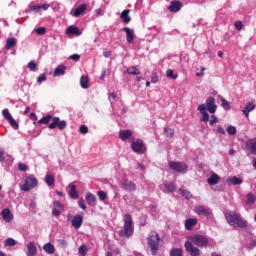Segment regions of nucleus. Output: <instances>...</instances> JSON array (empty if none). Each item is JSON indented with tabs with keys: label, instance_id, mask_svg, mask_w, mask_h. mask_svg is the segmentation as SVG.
<instances>
[{
	"label": "nucleus",
	"instance_id": "nucleus-1",
	"mask_svg": "<svg viewBox=\"0 0 256 256\" xmlns=\"http://www.w3.org/2000/svg\"><path fill=\"white\" fill-rule=\"evenodd\" d=\"M52 119V123H51ZM50 123V124H49ZM38 125H49V129H55L58 127L60 131H63L67 129V121L61 120L59 117H54L51 114H47L46 116H43L39 121Z\"/></svg>",
	"mask_w": 256,
	"mask_h": 256
},
{
	"label": "nucleus",
	"instance_id": "nucleus-2",
	"mask_svg": "<svg viewBox=\"0 0 256 256\" xmlns=\"http://www.w3.org/2000/svg\"><path fill=\"white\" fill-rule=\"evenodd\" d=\"M226 221L228 225H231V227H239L240 229H245L247 227V221L243 220V217L241 215L234 213V212H228L225 214Z\"/></svg>",
	"mask_w": 256,
	"mask_h": 256
},
{
	"label": "nucleus",
	"instance_id": "nucleus-3",
	"mask_svg": "<svg viewBox=\"0 0 256 256\" xmlns=\"http://www.w3.org/2000/svg\"><path fill=\"white\" fill-rule=\"evenodd\" d=\"M135 231V228L133 227V218L131 217V214H125L124 215V226L123 229L118 232L120 237H131Z\"/></svg>",
	"mask_w": 256,
	"mask_h": 256
},
{
	"label": "nucleus",
	"instance_id": "nucleus-4",
	"mask_svg": "<svg viewBox=\"0 0 256 256\" xmlns=\"http://www.w3.org/2000/svg\"><path fill=\"white\" fill-rule=\"evenodd\" d=\"M159 241H161L159 233L155 231L150 232L148 237V247H150L152 255H157V251H159Z\"/></svg>",
	"mask_w": 256,
	"mask_h": 256
},
{
	"label": "nucleus",
	"instance_id": "nucleus-5",
	"mask_svg": "<svg viewBox=\"0 0 256 256\" xmlns=\"http://www.w3.org/2000/svg\"><path fill=\"white\" fill-rule=\"evenodd\" d=\"M187 241H190L192 245H196V247H207L209 245V238L205 235L195 234L188 238Z\"/></svg>",
	"mask_w": 256,
	"mask_h": 256
},
{
	"label": "nucleus",
	"instance_id": "nucleus-6",
	"mask_svg": "<svg viewBox=\"0 0 256 256\" xmlns=\"http://www.w3.org/2000/svg\"><path fill=\"white\" fill-rule=\"evenodd\" d=\"M131 149L134 153H137L138 155H143L144 153H147V145H145V142H143V140L141 139L132 141Z\"/></svg>",
	"mask_w": 256,
	"mask_h": 256
},
{
	"label": "nucleus",
	"instance_id": "nucleus-7",
	"mask_svg": "<svg viewBox=\"0 0 256 256\" xmlns=\"http://www.w3.org/2000/svg\"><path fill=\"white\" fill-rule=\"evenodd\" d=\"M37 185H39V181L37 180V178H35V176H28L25 179V182L23 185H21L20 189L22 191H31V189H35V187H37Z\"/></svg>",
	"mask_w": 256,
	"mask_h": 256
},
{
	"label": "nucleus",
	"instance_id": "nucleus-8",
	"mask_svg": "<svg viewBox=\"0 0 256 256\" xmlns=\"http://www.w3.org/2000/svg\"><path fill=\"white\" fill-rule=\"evenodd\" d=\"M168 166L177 173H187L189 171V166L183 162L170 161Z\"/></svg>",
	"mask_w": 256,
	"mask_h": 256
},
{
	"label": "nucleus",
	"instance_id": "nucleus-9",
	"mask_svg": "<svg viewBox=\"0 0 256 256\" xmlns=\"http://www.w3.org/2000/svg\"><path fill=\"white\" fill-rule=\"evenodd\" d=\"M120 187L128 193H133V191H137V185L133 181H129L127 179L120 182Z\"/></svg>",
	"mask_w": 256,
	"mask_h": 256
},
{
	"label": "nucleus",
	"instance_id": "nucleus-10",
	"mask_svg": "<svg viewBox=\"0 0 256 256\" xmlns=\"http://www.w3.org/2000/svg\"><path fill=\"white\" fill-rule=\"evenodd\" d=\"M185 250L187 253H190V256H201V250L195 247L191 241H186L184 244Z\"/></svg>",
	"mask_w": 256,
	"mask_h": 256
},
{
	"label": "nucleus",
	"instance_id": "nucleus-11",
	"mask_svg": "<svg viewBox=\"0 0 256 256\" xmlns=\"http://www.w3.org/2000/svg\"><path fill=\"white\" fill-rule=\"evenodd\" d=\"M194 211L197 215H203V217H211V215H213V210H211V208L201 205L195 206Z\"/></svg>",
	"mask_w": 256,
	"mask_h": 256
},
{
	"label": "nucleus",
	"instance_id": "nucleus-12",
	"mask_svg": "<svg viewBox=\"0 0 256 256\" xmlns=\"http://www.w3.org/2000/svg\"><path fill=\"white\" fill-rule=\"evenodd\" d=\"M245 147L247 151L251 153V155H256V138L248 139L245 142Z\"/></svg>",
	"mask_w": 256,
	"mask_h": 256
},
{
	"label": "nucleus",
	"instance_id": "nucleus-13",
	"mask_svg": "<svg viewBox=\"0 0 256 256\" xmlns=\"http://www.w3.org/2000/svg\"><path fill=\"white\" fill-rule=\"evenodd\" d=\"M206 109L209 113H215L217 111V105H215V98L209 97L206 99Z\"/></svg>",
	"mask_w": 256,
	"mask_h": 256
},
{
	"label": "nucleus",
	"instance_id": "nucleus-14",
	"mask_svg": "<svg viewBox=\"0 0 256 256\" xmlns=\"http://www.w3.org/2000/svg\"><path fill=\"white\" fill-rule=\"evenodd\" d=\"M183 5L181 4L180 1H177V0H174V1H171L170 2V5L168 7V10L171 12V13H179V11H181V7Z\"/></svg>",
	"mask_w": 256,
	"mask_h": 256
},
{
	"label": "nucleus",
	"instance_id": "nucleus-15",
	"mask_svg": "<svg viewBox=\"0 0 256 256\" xmlns=\"http://www.w3.org/2000/svg\"><path fill=\"white\" fill-rule=\"evenodd\" d=\"M68 189V195L71 199H79V192L75 184H69Z\"/></svg>",
	"mask_w": 256,
	"mask_h": 256
},
{
	"label": "nucleus",
	"instance_id": "nucleus-16",
	"mask_svg": "<svg viewBox=\"0 0 256 256\" xmlns=\"http://www.w3.org/2000/svg\"><path fill=\"white\" fill-rule=\"evenodd\" d=\"M122 30L124 31V33H126L127 43H131L135 40V31H133V29L129 27H124Z\"/></svg>",
	"mask_w": 256,
	"mask_h": 256
},
{
	"label": "nucleus",
	"instance_id": "nucleus-17",
	"mask_svg": "<svg viewBox=\"0 0 256 256\" xmlns=\"http://www.w3.org/2000/svg\"><path fill=\"white\" fill-rule=\"evenodd\" d=\"M133 137V131L131 130H120L119 131V139L121 141H129Z\"/></svg>",
	"mask_w": 256,
	"mask_h": 256
},
{
	"label": "nucleus",
	"instance_id": "nucleus-18",
	"mask_svg": "<svg viewBox=\"0 0 256 256\" xmlns=\"http://www.w3.org/2000/svg\"><path fill=\"white\" fill-rule=\"evenodd\" d=\"M198 111L202 115L201 121L207 123V121H209V114L207 113V108H206L205 104H200L198 106Z\"/></svg>",
	"mask_w": 256,
	"mask_h": 256
},
{
	"label": "nucleus",
	"instance_id": "nucleus-19",
	"mask_svg": "<svg viewBox=\"0 0 256 256\" xmlns=\"http://www.w3.org/2000/svg\"><path fill=\"white\" fill-rule=\"evenodd\" d=\"M72 227L75 229H79L83 225V216L81 215H76L71 221Z\"/></svg>",
	"mask_w": 256,
	"mask_h": 256
},
{
	"label": "nucleus",
	"instance_id": "nucleus-20",
	"mask_svg": "<svg viewBox=\"0 0 256 256\" xmlns=\"http://www.w3.org/2000/svg\"><path fill=\"white\" fill-rule=\"evenodd\" d=\"M1 215L3 221H6V223H11V221H13V216L11 215V210H9V208L3 209Z\"/></svg>",
	"mask_w": 256,
	"mask_h": 256
},
{
	"label": "nucleus",
	"instance_id": "nucleus-21",
	"mask_svg": "<svg viewBox=\"0 0 256 256\" xmlns=\"http://www.w3.org/2000/svg\"><path fill=\"white\" fill-rule=\"evenodd\" d=\"M37 255V246H35L34 242H29L27 244V256H35Z\"/></svg>",
	"mask_w": 256,
	"mask_h": 256
},
{
	"label": "nucleus",
	"instance_id": "nucleus-22",
	"mask_svg": "<svg viewBox=\"0 0 256 256\" xmlns=\"http://www.w3.org/2000/svg\"><path fill=\"white\" fill-rule=\"evenodd\" d=\"M195 225H197V218H189L185 221V229L187 231H192Z\"/></svg>",
	"mask_w": 256,
	"mask_h": 256
},
{
	"label": "nucleus",
	"instance_id": "nucleus-23",
	"mask_svg": "<svg viewBox=\"0 0 256 256\" xmlns=\"http://www.w3.org/2000/svg\"><path fill=\"white\" fill-rule=\"evenodd\" d=\"M255 110V104L253 102H248L245 106V109L242 110L243 115H245L246 119H249V113Z\"/></svg>",
	"mask_w": 256,
	"mask_h": 256
},
{
	"label": "nucleus",
	"instance_id": "nucleus-24",
	"mask_svg": "<svg viewBox=\"0 0 256 256\" xmlns=\"http://www.w3.org/2000/svg\"><path fill=\"white\" fill-rule=\"evenodd\" d=\"M129 13H131V10L126 9V10H123L120 15V18L122 19L123 23H125L126 25L128 23H131V16H129Z\"/></svg>",
	"mask_w": 256,
	"mask_h": 256
},
{
	"label": "nucleus",
	"instance_id": "nucleus-25",
	"mask_svg": "<svg viewBox=\"0 0 256 256\" xmlns=\"http://www.w3.org/2000/svg\"><path fill=\"white\" fill-rule=\"evenodd\" d=\"M86 201L91 207H95V205H97V197H95L91 192L86 194Z\"/></svg>",
	"mask_w": 256,
	"mask_h": 256
},
{
	"label": "nucleus",
	"instance_id": "nucleus-26",
	"mask_svg": "<svg viewBox=\"0 0 256 256\" xmlns=\"http://www.w3.org/2000/svg\"><path fill=\"white\" fill-rule=\"evenodd\" d=\"M67 70V66L61 64L54 70V77H61L65 75V71Z\"/></svg>",
	"mask_w": 256,
	"mask_h": 256
},
{
	"label": "nucleus",
	"instance_id": "nucleus-27",
	"mask_svg": "<svg viewBox=\"0 0 256 256\" xmlns=\"http://www.w3.org/2000/svg\"><path fill=\"white\" fill-rule=\"evenodd\" d=\"M226 183H228L229 185H241L243 183V179L237 176L229 177L227 178Z\"/></svg>",
	"mask_w": 256,
	"mask_h": 256
},
{
	"label": "nucleus",
	"instance_id": "nucleus-28",
	"mask_svg": "<svg viewBox=\"0 0 256 256\" xmlns=\"http://www.w3.org/2000/svg\"><path fill=\"white\" fill-rule=\"evenodd\" d=\"M85 9H87V5L86 4H81L79 7H77L75 9L73 16L74 17H81V15H83Z\"/></svg>",
	"mask_w": 256,
	"mask_h": 256
},
{
	"label": "nucleus",
	"instance_id": "nucleus-29",
	"mask_svg": "<svg viewBox=\"0 0 256 256\" xmlns=\"http://www.w3.org/2000/svg\"><path fill=\"white\" fill-rule=\"evenodd\" d=\"M220 177L217 174H212L208 179H207V183L208 185H217V183H219L220 181Z\"/></svg>",
	"mask_w": 256,
	"mask_h": 256
},
{
	"label": "nucleus",
	"instance_id": "nucleus-30",
	"mask_svg": "<svg viewBox=\"0 0 256 256\" xmlns=\"http://www.w3.org/2000/svg\"><path fill=\"white\" fill-rule=\"evenodd\" d=\"M16 45H17V40L15 38L13 37L8 38L6 40L5 49L9 51L10 49H13V47H15Z\"/></svg>",
	"mask_w": 256,
	"mask_h": 256
},
{
	"label": "nucleus",
	"instance_id": "nucleus-31",
	"mask_svg": "<svg viewBox=\"0 0 256 256\" xmlns=\"http://www.w3.org/2000/svg\"><path fill=\"white\" fill-rule=\"evenodd\" d=\"M43 249L46 253H48V255H53V253H55V246L51 243H46L43 246Z\"/></svg>",
	"mask_w": 256,
	"mask_h": 256
},
{
	"label": "nucleus",
	"instance_id": "nucleus-32",
	"mask_svg": "<svg viewBox=\"0 0 256 256\" xmlns=\"http://www.w3.org/2000/svg\"><path fill=\"white\" fill-rule=\"evenodd\" d=\"M45 183L48 185V187H53V185H55V176L47 174L45 177Z\"/></svg>",
	"mask_w": 256,
	"mask_h": 256
},
{
	"label": "nucleus",
	"instance_id": "nucleus-33",
	"mask_svg": "<svg viewBox=\"0 0 256 256\" xmlns=\"http://www.w3.org/2000/svg\"><path fill=\"white\" fill-rule=\"evenodd\" d=\"M67 34H68V35H81V31L79 30L78 27L69 26V27L67 28Z\"/></svg>",
	"mask_w": 256,
	"mask_h": 256
},
{
	"label": "nucleus",
	"instance_id": "nucleus-34",
	"mask_svg": "<svg viewBox=\"0 0 256 256\" xmlns=\"http://www.w3.org/2000/svg\"><path fill=\"white\" fill-rule=\"evenodd\" d=\"M50 5L49 4H39V5H34L31 6V11H39L40 9H43V11H47L49 9Z\"/></svg>",
	"mask_w": 256,
	"mask_h": 256
},
{
	"label": "nucleus",
	"instance_id": "nucleus-35",
	"mask_svg": "<svg viewBox=\"0 0 256 256\" xmlns=\"http://www.w3.org/2000/svg\"><path fill=\"white\" fill-rule=\"evenodd\" d=\"M80 85L83 89H88L89 88V77L87 76H82L80 78Z\"/></svg>",
	"mask_w": 256,
	"mask_h": 256
},
{
	"label": "nucleus",
	"instance_id": "nucleus-36",
	"mask_svg": "<svg viewBox=\"0 0 256 256\" xmlns=\"http://www.w3.org/2000/svg\"><path fill=\"white\" fill-rule=\"evenodd\" d=\"M164 185L167 191H169L170 193L177 191V186L173 182H168V183H165Z\"/></svg>",
	"mask_w": 256,
	"mask_h": 256
},
{
	"label": "nucleus",
	"instance_id": "nucleus-37",
	"mask_svg": "<svg viewBox=\"0 0 256 256\" xmlns=\"http://www.w3.org/2000/svg\"><path fill=\"white\" fill-rule=\"evenodd\" d=\"M127 73L129 75H141V71L135 67V66H131L127 69Z\"/></svg>",
	"mask_w": 256,
	"mask_h": 256
},
{
	"label": "nucleus",
	"instance_id": "nucleus-38",
	"mask_svg": "<svg viewBox=\"0 0 256 256\" xmlns=\"http://www.w3.org/2000/svg\"><path fill=\"white\" fill-rule=\"evenodd\" d=\"M179 193H181L185 197V199H187L188 201H189V199L193 198V194H191L189 192V190H185V189L179 188Z\"/></svg>",
	"mask_w": 256,
	"mask_h": 256
},
{
	"label": "nucleus",
	"instance_id": "nucleus-39",
	"mask_svg": "<svg viewBox=\"0 0 256 256\" xmlns=\"http://www.w3.org/2000/svg\"><path fill=\"white\" fill-rule=\"evenodd\" d=\"M170 256H183V250L181 248H174L170 251Z\"/></svg>",
	"mask_w": 256,
	"mask_h": 256
},
{
	"label": "nucleus",
	"instance_id": "nucleus-40",
	"mask_svg": "<svg viewBox=\"0 0 256 256\" xmlns=\"http://www.w3.org/2000/svg\"><path fill=\"white\" fill-rule=\"evenodd\" d=\"M4 245H6V247H15V245H17V241L13 238H8L5 240Z\"/></svg>",
	"mask_w": 256,
	"mask_h": 256
},
{
	"label": "nucleus",
	"instance_id": "nucleus-41",
	"mask_svg": "<svg viewBox=\"0 0 256 256\" xmlns=\"http://www.w3.org/2000/svg\"><path fill=\"white\" fill-rule=\"evenodd\" d=\"M247 205H253L255 203V194L253 193H248L247 194Z\"/></svg>",
	"mask_w": 256,
	"mask_h": 256
},
{
	"label": "nucleus",
	"instance_id": "nucleus-42",
	"mask_svg": "<svg viewBox=\"0 0 256 256\" xmlns=\"http://www.w3.org/2000/svg\"><path fill=\"white\" fill-rule=\"evenodd\" d=\"M164 134L166 137H173L175 130L173 128H164Z\"/></svg>",
	"mask_w": 256,
	"mask_h": 256
},
{
	"label": "nucleus",
	"instance_id": "nucleus-43",
	"mask_svg": "<svg viewBox=\"0 0 256 256\" xmlns=\"http://www.w3.org/2000/svg\"><path fill=\"white\" fill-rule=\"evenodd\" d=\"M226 131L228 135H237V128L235 126H228Z\"/></svg>",
	"mask_w": 256,
	"mask_h": 256
},
{
	"label": "nucleus",
	"instance_id": "nucleus-44",
	"mask_svg": "<svg viewBox=\"0 0 256 256\" xmlns=\"http://www.w3.org/2000/svg\"><path fill=\"white\" fill-rule=\"evenodd\" d=\"M221 103H222L223 109H225L226 111H229V109H231V105L229 104V101H227L225 98L221 99Z\"/></svg>",
	"mask_w": 256,
	"mask_h": 256
},
{
	"label": "nucleus",
	"instance_id": "nucleus-45",
	"mask_svg": "<svg viewBox=\"0 0 256 256\" xmlns=\"http://www.w3.org/2000/svg\"><path fill=\"white\" fill-rule=\"evenodd\" d=\"M166 77H168L169 79H177V75L174 74L173 70L172 69H168L166 71Z\"/></svg>",
	"mask_w": 256,
	"mask_h": 256
},
{
	"label": "nucleus",
	"instance_id": "nucleus-46",
	"mask_svg": "<svg viewBox=\"0 0 256 256\" xmlns=\"http://www.w3.org/2000/svg\"><path fill=\"white\" fill-rule=\"evenodd\" d=\"M8 122L11 125V127H13V129H16V130L19 129V123H17V121H15V119H13V117L10 118L8 120Z\"/></svg>",
	"mask_w": 256,
	"mask_h": 256
},
{
	"label": "nucleus",
	"instance_id": "nucleus-47",
	"mask_svg": "<svg viewBox=\"0 0 256 256\" xmlns=\"http://www.w3.org/2000/svg\"><path fill=\"white\" fill-rule=\"evenodd\" d=\"M79 133H81V135H87V133H89V127L86 125L80 126Z\"/></svg>",
	"mask_w": 256,
	"mask_h": 256
},
{
	"label": "nucleus",
	"instance_id": "nucleus-48",
	"mask_svg": "<svg viewBox=\"0 0 256 256\" xmlns=\"http://www.w3.org/2000/svg\"><path fill=\"white\" fill-rule=\"evenodd\" d=\"M3 117L8 121L10 120L13 116H11V113H9V109H4L2 111Z\"/></svg>",
	"mask_w": 256,
	"mask_h": 256
},
{
	"label": "nucleus",
	"instance_id": "nucleus-49",
	"mask_svg": "<svg viewBox=\"0 0 256 256\" xmlns=\"http://www.w3.org/2000/svg\"><path fill=\"white\" fill-rule=\"evenodd\" d=\"M45 81H47V74H40L37 78V83H43Z\"/></svg>",
	"mask_w": 256,
	"mask_h": 256
},
{
	"label": "nucleus",
	"instance_id": "nucleus-50",
	"mask_svg": "<svg viewBox=\"0 0 256 256\" xmlns=\"http://www.w3.org/2000/svg\"><path fill=\"white\" fill-rule=\"evenodd\" d=\"M53 205H54L53 209H59V211H63L64 209L63 204H61V202L59 201H54Z\"/></svg>",
	"mask_w": 256,
	"mask_h": 256
},
{
	"label": "nucleus",
	"instance_id": "nucleus-51",
	"mask_svg": "<svg viewBox=\"0 0 256 256\" xmlns=\"http://www.w3.org/2000/svg\"><path fill=\"white\" fill-rule=\"evenodd\" d=\"M28 69H30V71H35V69H37V63L35 61H30L28 63Z\"/></svg>",
	"mask_w": 256,
	"mask_h": 256
},
{
	"label": "nucleus",
	"instance_id": "nucleus-52",
	"mask_svg": "<svg viewBox=\"0 0 256 256\" xmlns=\"http://www.w3.org/2000/svg\"><path fill=\"white\" fill-rule=\"evenodd\" d=\"M98 197L100 201H105L107 199V193L105 191H98Z\"/></svg>",
	"mask_w": 256,
	"mask_h": 256
},
{
	"label": "nucleus",
	"instance_id": "nucleus-53",
	"mask_svg": "<svg viewBox=\"0 0 256 256\" xmlns=\"http://www.w3.org/2000/svg\"><path fill=\"white\" fill-rule=\"evenodd\" d=\"M36 33H37V35H45V33H47V28L39 27L36 29Z\"/></svg>",
	"mask_w": 256,
	"mask_h": 256
},
{
	"label": "nucleus",
	"instance_id": "nucleus-54",
	"mask_svg": "<svg viewBox=\"0 0 256 256\" xmlns=\"http://www.w3.org/2000/svg\"><path fill=\"white\" fill-rule=\"evenodd\" d=\"M57 243H58L59 247H61L62 249L67 248V241L60 239V240H57Z\"/></svg>",
	"mask_w": 256,
	"mask_h": 256
},
{
	"label": "nucleus",
	"instance_id": "nucleus-55",
	"mask_svg": "<svg viewBox=\"0 0 256 256\" xmlns=\"http://www.w3.org/2000/svg\"><path fill=\"white\" fill-rule=\"evenodd\" d=\"M69 59H71L72 61H75L77 63V61H79L81 59V55L72 54V55L69 56Z\"/></svg>",
	"mask_w": 256,
	"mask_h": 256
},
{
	"label": "nucleus",
	"instance_id": "nucleus-56",
	"mask_svg": "<svg viewBox=\"0 0 256 256\" xmlns=\"http://www.w3.org/2000/svg\"><path fill=\"white\" fill-rule=\"evenodd\" d=\"M234 26L237 29V31H241V29H243V22L242 21H236Z\"/></svg>",
	"mask_w": 256,
	"mask_h": 256
},
{
	"label": "nucleus",
	"instance_id": "nucleus-57",
	"mask_svg": "<svg viewBox=\"0 0 256 256\" xmlns=\"http://www.w3.org/2000/svg\"><path fill=\"white\" fill-rule=\"evenodd\" d=\"M151 83H159V76H157V73L152 74Z\"/></svg>",
	"mask_w": 256,
	"mask_h": 256
},
{
	"label": "nucleus",
	"instance_id": "nucleus-58",
	"mask_svg": "<svg viewBox=\"0 0 256 256\" xmlns=\"http://www.w3.org/2000/svg\"><path fill=\"white\" fill-rule=\"evenodd\" d=\"M214 123H219V119L217 118V116L212 115L210 120L211 127H213Z\"/></svg>",
	"mask_w": 256,
	"mask_h": 256
},
{
	"label": "nucleus",
	"instance_id": "nucleus-59",
	"mask_svg": "<svg viewBox=\"0 0 256 256\" xmlns=\"http://www.w3.org/2000/svg\"><path fill=\"white\" fill-rule=\"evenodd\" d=\"M78 251H79L80 255L85 256V253H87V247L82 245L79 247Z\"/></svg>",
	"mask_w": 256,
	"mask_h": 256
},
{
	"label": "nucleus",
	"instance_id": "nucleus-60",
	"mask_svg": "<svg viewBox=\"0 0 256 256\" xmlns=\"http://www.w3.org/2000/svg\"><path fill=\"white\" fill-rule=\"evenodd\" d=\"M78 205H79V207H80L81 209H83V210L87 209V206L85 205V200H83V199H80V200L78 201Z\"/></svg>",
	"mask_w": 256,
	"mask_h": 256
},
{
	"label": "nucleus",
	"instance_id": "nucleus-61",
	"mask_svg": "<svg viewBox=\"0 0 256 256\" xmlns=\"http://www.w3.org/2000/svg\"><path fill=\"white\" fill-rule=\"evenodd\" d=\"M52 215L54 217H59V215H61V210L57 209V208H53L52 210Z\"/></svg>",
	"mask_w": 256,
	"mask_h": 256
},
{
	"label": "nucleus",
	"instance_id": "nucleus-62",
	"mask_svg": "<svg viewBox=\"0 0 256 256\" xmlns=\"http://www.w3.org/2000/svg\"><path fill=\"white\" fill-rule=\"evenodd\" d=\"M18 169H19V171H27V165H25L23 163H19Z\"/></svg>",
	"mask_w": 256,
	"mask_h": 256
},
{
	"label": "nucleus",
	"instance_id": "nucleus-63",
	"mask_svg": "<svg viewBox=\"0 0 256 256\" xmlns=\"http://www.w3.org/2000/svg\"><path fill=\"white\" fill-rule=\"evenodd\" d=\"M109 100L111 101H115V99H117V94H115V92H111L109 93V96H108Z\"/></svg>",
	"mask_w": 256,
	"mask_h": 256
},
{
	"label": "nucleus",
	"instance_id": "nucleus-64",
	"mask_svg": "<svg viewBox=\"0 0 256 256\" xmlns=\"http://www.w3.org/2000/svg\"><path fill=\"white\" fill-rule=\"evenodd\" d=\"M217 133H220V135H225V129H223L221 126H218Z\"/></svg>",
	"mask_w": 256,
	"mask_h": 256
}]
</instances>
